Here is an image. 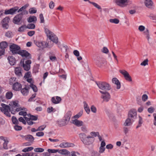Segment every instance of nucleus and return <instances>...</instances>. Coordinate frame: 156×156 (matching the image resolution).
I'll return each instance as SVG.
<instances>
[{"mask_svg":"<svg viewBox=\"0 0 156 156\" xmlns=\"http://www.w3.org/2000/svg\"><path fill=\"white\" fill-rule=\"evenodd\" d=\"M4 142L3 144V148L5 149H8L7 144L9 142V141L7 140H4Z\"/></svg>","mask_w":156,"mask_h":156,"instance_id":"nucleus-44","label":"nucleus"},{"mask_svg":"<svg viewBox=\"0 0 156 156\" xmlns=\"http://www.w3.org/2000/svg\"><path fill=\"white\" fill-rule=\"evenodd\" d=\"M9 48L10 51L13 54H18V53L20 49V48L19 46L14 44L11 45L10 46Z\"/></svg>","mask_w":156,"mask_h":156,"instance_id":"nucleus-5","label":"nucleus"},{"mask_svg":"<svg viewBox=\"0 0 156 156\" xmlns=\"http://www.w3.org/2000/svg\"><path fill=\"white\" fill-rule=\"evenodd\" d=\"M30 87L33 89L34 91L36 92L37 91V89L36 86L33 83H31L30 85Z\"/></svg>","mask_w":156,"mask_h":156,"instance_id":"nucleus-38","label":"nucleus"},{"mask_svg":"<svg viewBox=\"0 0 156 156\" xmlns=\"http://www.w3.org/2000/svg\"><path fill=\"white\" fill-rule=\"evenodd\" d=\"M110 23L115 24H118L119 23V20L117 19H111L109 20Z\"/></svg>","mask_w":156,"mask_h":156,"instance_id":"nucleus-41","label":"nucleus"},{"mask_svg":"<svg viewBox=\"0 0 156 156\" xmlns=\"http://www.w3.org/2000/svg\"><path fill=\"white\" fill-rule=\"evenodd\" d=\"M144 4L146 7L148 8L153 9L154 8V3L151 0H145Z\"/></svg>","mask_w":156,"mask_h":156,"instance_id":"nucleus-13","label":"nucleus"},{"mask_svg":"<svg viewBox=\"0 0 156 156\" xmlns=\"http://www.w3.org/2000/svg\"><path fill=\"white\" fill-rule=\"evenodd\" d=\"M66 121L65 119H62L60 121H57V123L58 124V126L61 127L64 126L67 124L66 123Z\"/></svg>","mask_w":156,"mask_h":156,"instance_id":"nucleus-26","label":"nucleus"},{"mask_svg":"<svg viewBox=\"0 0 156 156\" xmlns=\"http://www.w3.org/2000/svg\"><path fill=\"white\" fill-rule=\"evenodd\" d=\"M58 152L64 155H68L69 154V156H70V152L66 149H62L58 151Z\"/></svg>","mask_w":156,"mask_h":156,"instance_id":"nucleus-28","label":"nucleus"},{"mask_svg":"<svg viewBox=\"0 0 156 156\" xmlns=\"http://www.w3.org/2000/svg\"><path fill=\"white\" fill-rule=\"evenodd\" d=\"M14 128L16 131H19L21 130L22 128L21 126L16 125L14 126Z\"/></svg>","mask_w":156,"mask_h":156,"instance_id":"nucleus-51","label":"nucleus"},{"mask_svg":"<svg viewBox=\"0 0 156 156\" xmlns=\"http://www.w3.org/2000/svg\"><path fill=\"white\" fill-rule=\"evenodd\" d=\"M18 54L21 55L23 58L27 59L31 58V54L25 50H20Z\"/></svg>","mask_w":156,"mask_h":156,"instance_id":"nucleus-6","label":"nucleus"},{"mask_svg":"<svg viewBox=\"0 0 156 156\" xmlns=\"http://www.w3.org/2000/svg\"><path fill=\"white\" fill-rule=\"evenodd\" d=\"M31 62L30 60H26L25 63H24V61L21 60L20 62V65L22 66L23 68H30V64H31Z\"/></svg>","mask_w":156,"mask_h":156,"instance_id":"nucleus-12","label":"nucleus"},{"mask_svg":"<svg viewBox=\"0 0 156 156\" xmlns=\"http://www.w3.org/2000/svg\"><path fill=\"white\" fill-rule=\"evenodd\" d=\"M154 108L153 107L151 106L148 109L147 111L149 113H151L154 112Z\"/></svg>","mask_w":156,"mask_h":156,"instance_id":"nucleus-63","label":"nucleus"},{"mask_svg":"<svg viewBox=\"0 0 156 156\" xmlns=\"http://www.w3.org/2000/svg\"><path fill=\"white\" fill-rule=\"evenodd\" d=\"M58 150H55V149H49L48 150V151L49 152L50 154V153H56L58 151Z\"/></svg>","mask_w":156,"mask_h":156,"instance_id":"nucleus-49","label":"nucleus"},{"mask_svg":"<svg viewBox=\"0 0 156 156\" xmlns=\"http://www.w3.org/2000/svg\"><path fill=\"white\" fill-rule=\"evenodd\" d=\"M119 72L124 75V77L126 80L129 82L132 81V78L127 71L125 70H120Z\"/></svg>","mask_w":156,"mask_h":156,"instance_id":"nucleus-11","label":"nucleus"},{"mask_svg":"<svg viewBox=\"0 0 156 156\" xmlns=\"http://www.w3.org/2000/svg\"><path fill=\"white\" fill-rule=\"evenodd\" d=\"M102 52L103 53L107 54L109 52L108 49L106 47H104L102 50Z\"/></svg>","mask_w":156,"mask_h":156,"instance_id":"nucleus-62","label":"nucleus"},{"mask_svg":"<svg viewBox=\"0 0 156 156\" xmlns=\"http://www.w3.org/2000/svg\"><path fill=\"white\" fill-rule=\"evenodd\" d=\"M74 144L72 143L68 142H62L60 144L59 146L61 148H66L70 147H73Z\"/></svg>","mask_w":156,"mask_h":156,"instance_id":"nucleus-17","label":"nucleus"},{"mask_svg":"<svg viewBox=\"0 0 156 156\" xmlns=\"http://www.w3.org/2000/svg\"><path fill=\"white\" fill-rule=\"evenodd\" d=\"M90 109L91 111L94 113H96L97 112V108L96 107L93 105H92Z\"/></svg>","mask_w":156,"mask_h":156,"instance_id":"nucleus-56","label":"nucleus"},{"mask_svg":"<svg viewBox=\"0 0 156 156\" xmlns=\"http://www.w3.org/2000/svg\"><path fill=\"white\" fill-rule=\"evenodd\" d=\"M36 93H34L33 94L32 96L28 99V101L29 102H31L32 101H35V100H34V98L36 97Z\"/></svg>","mask_w":156,"mask_h":156,"instance_id":"nucleus-50","label":"nucleus"},{"mask_svg":"<svg viewBox=\"0 0 156 156\" xmlns=\"http://www.w3.org/2000/svg\"><path fill=\"white\" fill-rule=\"evenodd\" d=\"M131 120V119L128 117L126 119L125 122L124 124L125 126H130L132 124Z\"/></svg>","mask_w":156,"mask_h":156,"instance_id":"nucleus-31","label":"nucleus"},{"mask_svg":"<svg viewBox=\"0 0 156 156\" xmlns=\"http://www.w3.org/2000/svg\"><path fill=\"white\" fill-rule=\"evenodd\" d=\"M19 8L18 7L16 6L11 8L9 9H6L5 10L4 13L5 15H13L18 10Z\"/></svg>","mask_w":156,"mask_h":156,"instance_id":"nucleus-10","label":"nucleus"},{"mask_svg":"<svg viewBox=\"0 0 156 156\" xmlns=\"http://www.w3.org/2000/svg\"><path fill=\"white\" fill-rule=\"evenodd\" d=\"M12 121L13 124L15 125H18L19 124V122L16 118L14 116H12Z\"/></svg>","mask_w":156,"mask_h":156,"instance_id":"nucleus-34","label":"nucleus"},{"mask_svg":"<svg viewBox=\"0 0 156 156\" xmlns=\"http://www.w3.org/2000/svg\"><path fill=\"white\" fill-rule=\"evenodd\" d=\"M79 137L81 141L83 143H87L85 139L87 137V136L84 133H80L79 134Z\"/></svg>","mask_w":156,"mask_h":156,"instance_id":"nucleus-20","label":"nucleus"},{"mask_svg":"<svg viewBox=\"0 0 156 156\" xmlns=\"http://www.w3.org/2000/svg\"><path fill=\"white\" fill-rule=\"evenodd\" d=\"M12 85V89L15 91H20L22 88V85L20 83L16 82Z\"/></svg>","mask_w":156,"mask_h":156,"instance_id":"nucleus-16","label":"nucleus"},{"mask_svg":"<svg viewBox=\"0 0 156 156\" xmlns=\"http://www.w3.org/2000/svg\"><path fill=\"white\" fill-rule=\"evenodd\" d=\"M44 134V132L42 131L36 133V135L39 137L43 136Z\"/></svg>","mask_w":156,"mask_h":156,"instance_id":"nucleus-64","label":"nucleus"},{"mask_svg":"<svg viewBox=\"0 0 156 156\" xmlns=\"http://www.w3.org/2000/svg\"><path fill=\"white\" fill-rule=\"evenodd\" d=\"M2 107H0V110L2 112H8L9 110H11L14 111V108L12 107H10L9 106L3 103H2L1 105Z\"/></svg>","mask_w":156,"mask_h":156,"instance_id":"nucleus-9","label":"nucleus"},{"mask_svg":"<svg viewBox=\"0 0 156 156\" xmlns=\"http://www.w3.org/2000/svg\"><path fill=\"white\" fill-rule=\"evenodd\" d=\"M27 7V5H25L24 6H23L22 7H21L20 9L18 10L17 12H23V11H24V10Z\"/></svg>","mask_w":156,"mask_h":156,"instance_id":"nucleus-58","label":"nucleus"},{"mask_svg":"<svg viewBox=\"0 0 156 156\" xmlns=\"http://www.w3.org/2000/svg\"><path fill=\"white\" fill-rule=\"evenodd\" d=\"M13 96V94L11 91L7 92L5 95V97L7 99H11Z\"/></svg>","mask_w":156,"mask_h":156,"instance_id":"nucleus-33","label":"nucleus"},{"mask_svg":"<svg viewBox=\"0 0 156 156\" xmlns=\"http://www.w3.org/2000/svg\"><path fill=\"white\" fill-rule=\"evenodd\" d=\"M128 0H115L116 4L121 7H124L127 6Z\"/></svg>","mask_w":156,"mask_h":156,"instance_id":"nucleus-8","label":"nucleus"},{"mask_svg":"<svg viewBox=\"0 0 156 156\" xmlns=\"http://www.w3.org/2000/svg\"><path fill=\"white\" fill-rule=\"evenodd\" d=\"M27 11L22 12L21 13L16 15L14 18L13 22L14 23L16 24H19L21 21L24 14H27Z\"/></svg>","mask_w":156,"mask_h":156,"instance_id":"nucleus-4","label":"nucleus"},{"mask_svg":"<svg viewBox=\"0 0 156 156\" xmlns=\"http://www.w3.org/2000/svg\"><path fill=\"white\" fill-rule=\"evenodd\" d=\"M84 104V110L86 112L89 114L90 112V110L89 107H88V105L87 102L85 101H84L83 102Z\"/></svg>","mask_w":156,"mask_h":156,"instance_id":"nucleus-27","label":"nucleus"},{"mask_svg":"<svg viewBox=\"0 0 156 156\" xmlns=\"http://www.w3.org/2000/svg\"><path fill=\"white\" fill-rule=\"evenodd\" d=\"M96 84L99 88L102 90H109L111 89V86L106 82H99Z\"/></svg>","mask_w":156,"mask_h":156,"instance_id":"nucleus-3","label":"nucleus"},{"mask_svg":"<svg viewBox=\"0 0 156 156\" xmlns=\"http://www.w3.org/2000/svg\"><path fill=\"white\" fill-rule=\"evenodd\" d=\"M143 122V119L141 116H139L138 123L137 126H136V128L137 129L141 126Z\"/></svg>","mask_w":156,"mask_h":156,"instance_id":"nucleus-32","label":"nucleus"},{"mask_svg":"<svg viewBox=\"0 0 156 156\" xmlns=\"http://www.w3.org/2000/svg\"><path fill=\"white\" fill-rule=\"evenodd\" d=\"M148 59H146L141 63L140 65L141 66H145L148 65Z\"/></svg>","mask_w":156,"mask_h":156,"instance_id":"nucleus-55","label":"nucleus"},{"mask_svg":"<svg viewBox=\"0 0 156 156\" xmlns=\"http://www.w3.org/2000/svg\"><path fill=\"white\" fill-rule=\"evenodd\" d=\"M112 82L113 83H115L116 85V88L117 89H119L120 88V83L117 78L115 77L113 78L112 79Z\"/></svg>","mask_w":156,"mask_h":156,"instance_id":"nucleus-19","label":"nucleus"},{"mask_svg":"<svg viewBox=\"0 0 156 156\" xmlns=\"http://www.w3.org/2000/svg\"><path fill=\"white\" fill-rule=\"evenodd\" d=\"M73 123L77 126L80 127L83 125V122L77 119H75L73 121Z\"/></svg>","mask_w":156,"mask_h":156,"instance_id":"nucleus-24","label":"nucleus"},{"mask_svg":"<svg viewBox=\"0 0 156 156\" xmlns=\"http://www.w3.org/2000/svg\"><path fill=\"white\" fill-rule=\"evenodd\" d=\"M149 17L151 20H156V15H155L153 14H151L149 16Z\"/></svg>","mask_w":156,"mask_h":156,"instance_id":"nucleus-60","label":"nucleus"},{"mask_svg":"<svg viewBox=\"0 0 156 156\" xmlns=\"http://www.w3.org/2000/svg\"><path fill=\"white\" fill-rule=\"evenodd\" d=\"M34 148L33 147H29L25 148L22 150V151L23 152H27L31 151Z\"/></svg>","mask_w":156,"mask_h":156,"instance_id":"nucleus-42","label":"nucleus"},{"mask_svg":"<svg viewBox=\"0 0 156 156\" xmlns=\"http://www.w3.org/2000/svg\"><path fill=\"white\" fill-rule=\"evenodd\" d=\"M27 28L26 25H24L21 26L18 29V31L20 32H23Z\"/></svg>","mask_w":156,"mask_h":156,"instance_id":"nucleus-36","label":"nucleus"},{"mask_svg":"<svg viewBox=\"0 0 156 156\" xmlns=\"http://www.w3.org/2000/svg\"><path fill=\"white\" fill-rule=\"evenodd\" d=\"M83 113L82 111H81L78 114L74 116V118H78L81 117Z\"/></svg>","mask_w":156,"mask_h":156,"instance_id":"nucleus-47","label":"nucleus"},{"mask_svg":"<svg viewBox=\"0 0 156 156\" xmlns=\"http://www.w3.org/2000/svg\"><path fill=\"white\" fill-rule=\"evenodd\" d=\"M15 74L17 76H20L22 75L21 70H19V69H15Z\"/></svg>","mask_w":156,"mask_h":156,"instance_id":"nucleus-40","label":"nucleus"},{"mask_svg":"<svg viewBox=\"0 0 156 156\" xmlns=\"http://www.w3.org/2000/svg\"><path fill=\"white\" fill-rule=\"evenodd\" d=\"M31 77V73L30 72H28L25 73L24 77L26 78H28Z\"/></svg>","mask_w":156,"mask_h":156,"instance_id":"nucleus-57","label":"nucleus"},{"mask_svg":"<svg viewBox=\"0 0 156 156\" xmlns=\"http://www.w3.org/2000/svg\"><path fill=\"white\" fill-rule=\"evenodd\" d=\"M72 115V112L71 111H69L67 112L64 116L65 117V119L66 122H68L69 121Z\"/></svg>","mask_w":156,"mask_h":156,"instance_id":"nucleus-22","label":"nucleus"},{"mask_svg":"<svg viewBox=\"0 0 156 156\" xmlns=\"http://www.w3.org/2000/svg\"><path fill=\"white\" fill-rule=\"evenodd\" d=\"M148 98V96L146 94H143L142 96V100L144 102L146 101L147 100Z\"/></svg>","mask_w":156,"mask_h":156,"instance_id":"nucleus-52","label":"nucleus"},{"mask_svg":"<svg viewBox=\"0 0 156 156\" xmlns=\"http://www.w3.org/2000/svg\"><path fill=\"white\" fill-rule=\"evenodd\" d=\"M44 32L49 39L53 42L57 44L58 42L57 37L48 29L47 27H44Z\"/></svg>","mask_w":156,"mask_h":156,"instance_id":"nucleus-1","label":"nucleus"},{"mask_svg":"<svg viewBox=\"0 0 156 156\" xmlns=\"http://www.w3.org/2000/svg\"><path fill=\"white\" fill-rule=\"evenodd\" d=\"M5 36L8 38H11L13 36V34L12 32L11 31H8L5 33Z\"/></svg>","mask_w":156,"mask_h":156,"instance_id":"nucleus-37","label":"nucleus"},{"mask_svg":"<svg viewBox=\"0 0 156 156\" xmlns=\"http://www.w3.org/2000/svg\"><path fill=\"white\" fill-rule=\"evenodd\" d=\"M144 34L146 36V37L148 41H149L150 38L149 34V31L148 29H146L145 31L144 32Z\"/></svg>","mask_w":156,"mask_h":156,"instance_id":"nucleus-35","label":"nucleus"},{"mask_svg":"<svg viewBox=\"0 0 156 156\" xmlns=\"http://www.w3.org/2000/svg\"><path fill=\"white\" fill-rule=\"evenodd\" d=\"M9 18L8 17H6L5 18L2 20L3 23H8Z\"/></svg>","mask_w":156,"mask_h":156,"instance_id":"nucleus-59","label":"nucleus"},{"mask_svg":"<svg viewBox=\"0 0 156 156\" xmlns=\"http://www.w3.org/2000/svg\"><path fill=\"white\" fill-rule=\"evenodd\" d=\"M12 104L11 107H13V108H15L16 107H19V105L18 103H16V101H12Z\"/></svg>","mask_w":156,"mask_h":156,"instance_id":"nucleus-53","label":"nucleus"},{"mask_svg":"<svg viewBox=\"0 0 156 156\" xmlns=\"http://www.w3.org/2000/svg\"><path fill=\"white\" fill-rule=\"evenodd\" d=\"M34 139V137L31 135L28 134L27 135V136L26 137V140L27 141H28L31 142H33Z\"/></svg>","mask_w":156,"mask_h":156,"instance_id":"nucleus-29","label":"nucleus"},{"mask_svg":"<svg viewBox=\"0 0 156 156\" xmlns=\"http://www.w3.org/2000/svg\"><path fill=\"white\" fill-rule=\"evenodd\" d=\"M34 42L35 44H36L37 46L42 49L44 48H50L53 45V44L51 45H49L48 43L45 41H37L34 40Z\"/></svg>","mask_w":156,"mask_h":156,"instance_id":"nucleus-2","label":"nucleus"},{"mask_svg":"<svg viewBox=\"0 0 156 156\" xmlns=\"http://www.w3.org/2000/svg\"><path fill=\"white\" fill-rule=\"evenodd\" d=\"M25 87L23 88H22L20 89L21 93L24 96H27L28 95L29 93V90L30 88L29 87H26V86L25 85Z\"/></svg>","mask_w":156,"mask_h":156,"instance_id":"nucleus-18","label":"nucleus"},{"mask_svg":"<svg viewBox=\"0 0 156 156\" xmlns=\"http://www.w3.org/2000/svg\"><path fill=\"white\" fill-rule=\"evenodd\" d=\"M61 98L58 96H56V98L54 97H53L51 99V101L54 104L59 103L61 101Z\"/></svg>","mask_w":156,"mask_h":156,"instance_id":"nucleus-21","label":"nucleus"},{"mask_svg":"<svg viewBox=\"0 0 156 156\" xmlns=\"http://www.w3.org/2000/svg\"><path fill=\"white\" fill-rule=\"evenodd\" d=\"M39 18L40 20V23H44V18L42 13H41L39 15Z\"/></svg>","mask_w":156,"mask_h":156,"instance_id":"nucleus-48","label":"nucleus"},{"mask_svg":"<svg viewBox=\"0 0 156 156\" xmlns=\"http://www.w3.org/2000/svg\"><path fill=\"white\" fill-rule=\"evenodd\" d=\"M27 28L29 29H34L35 28V26L34 24L30 23L26 26Z\"/></svg>","mask_w":156,"mask_h":156,"instance_id":"nucleus-43","label":"nucleus"},{"mask_svg":"<svg viewBox=\"0 0 156 156\" xmlns=\"http://www.w3.org/2000/svg\"><path fill=\"white\" fill-rule=\"evenodd\" d=\"M87 141L86 143H83L85 145H89L92 144L94 141V138L93 136H90V135L87 136V137L85 139Z\"/></svg>","mask_w":156,"mask_h":156,"instance_id":"nucleus-14","label":"nucleus"},{"mask_svg":"<svg viewBox=\"0 0 156 156\" xmlns=\"http://www.w3.org/2000/svg\"><path fill=\"white\" fill-rule=\"evenodd\" d=\"M89 3L92 4L95 7L98 9L101 10V7L96 3L91 2H89Z\"/></svg>","mask_w":156,"mask_h":156,"instance_id":"nucleus-39","label":"nucleus"},{"mask_svg":"<svg viewBox=\"0 0 156 156\" xmlns=\"http://www.w3.org/2000/svg\"><path fill=\"white\" fill-rule=\"evenodd\" d=\"M29 12L30 14L35 13L36 12L37 10L34 8H31L29 9Z\"/></svg>","mask_w":156,"mask_h":156,"instance_id":"nucleus-54","label":"nucleus"},{"mask_svg":"<svg viewBox=\"0 0 156 156\" xmlns=\"http://www.w3.org/2000/svg\"><path fill=\"white\" fill-rule=\"evenodd\" d=\"M128 117L129 118H131L135 119L136 117V109H133L129 111Z\"/></svg>","mask_w":156,"mask_h":156,"instance_id":"nucleus-15","label":"nucleus"},{"mask_svg":"<svg viewBox=\"0 0 156 156\" xmlns=\"http://www.w3.org/2000/svg\"><path fill=\"white\" fill-rule=\"evenodd\" d=\"M8 45V44L6 41H2L0 43V48L1 49L5 50Z\"/></svg>","mask_w":156,"mask_h":156,"instance_id":"nucleus-25","label":"nucleus"},{"mask_svg":"<svg viewBox=\"0 0 156 156\" xmlns=\"http://www.w3.org/2000/svg\"><path fill=\"white\" fill-rule=\"evenodd\" d=\"M34 151L37 152H42L44 151V149L41 148H36L34 149Z\"/></svg>","mask_w":156,"mask_h":156,"instance_id":"nucleus-45","label":"nucleus"},{"mask_svg":"<svg viewBox=\"0 0 156 156\" xmlns=\"http://www.w3.org/2000/svg\"><path fill=\"white\" fill-rule=\"evenodd\" d=\"M99 92L103 94L101 96V98L103 99V101L108 102L110 98V95L109 93L106 91H103L100 90Z\"/></svg>","mask_w":156,"mask_h":156,"instance_id":"nucleus-7","label":"nucleus"},{"mask_svg":"<svg viewBox=\"0 0 156 156\" xmlns=\"http://www.w3.org/2000/svg\"><path fill=\"white\" fill-rule=\"evenodd\" d=\"M16 78L14 77H11L9 80V84L10 85H12L14 84L13 82L15 81Z\"/></svg>","mask_w":156,"mask_h":156,"instance_id":"nucleus-46","label":"nucleus"},{"mask_svg":"<svg viewBox=\"0 0 156 156\" xmlns=\"http://www.w3.org/2000/svg\"><path fill=\"white\" fill-rule=\"evenodd\" d=\"M8 60L11 65H14L16 63L15 58L12 56H9L8 57Z\"/></svg>","mask_w":156,"mask_h":156,"instance_id":"nucleus-23","label":"nucleus"},{"mask_svg":"<svg viewBox=\"0 0 156 156\" xmlns=\"http://www.w3.org/2000/svg\"><path fill=\"white\" fill-rule=\"evenodd\" d=\"M37 20V17L36 16H30L28 19V21L29 23L35 22Z\"/></svg>","mask_w":156,"mask_h":156,"instance_id":"nucleus-30","label":"nucleus"},{"mask_svg":"<svg viewBox=\"0 0 156 156\" xmlns=\"http://www.w3.org/2000/svg\"><path fill=\"white\" fill-rule=\"evenodd\" d=\"M30 120H34L36 121L38 117L37 116V115H31L30 116Z\"/></svg>","mask_w":156,"mask_h":156,"instance_id":"nucleus-61","label":"nucleus"}]
</instances>
